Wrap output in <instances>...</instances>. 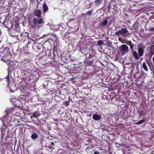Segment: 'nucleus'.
Segmentation results:
<instances>
[{
	"label": "nucleus",
	"instance_id": "f257e3e1",
	"mask_svg": "<svg viewBox=\"0 0 154 154\" xmlns=\"http://www.w3.org/2000/svg\"><path fill=\"white\" fill-rule=\"evenodd\" d=\"M36 17H34L30 20L29 24L31 28L33 29H38L42 27L44 24V21L41 16V11L39 10L35 11L33 13Z\"/></svg>",
	"mask_w": 154,
	"mask_h": 154
},
{
	"label": "nucleus",
	"instance_id": "f03ea898",
	"mask_svg": "<svg viewBox=\"0 0 154 154\" xmlns=\"http://www.w3.org/2000/svg\"><path fill=\"white\" fill-rule=\"evenodd\" d=\"M6 112H7V114H6L5 116L3 117V119L5 120V122H9L10 124L12 125L15 126H19L20 125V124H18V123H19L20 122L17 119H15L14 118V119L12 120H9V116H8L9 114L10 113L12 114L13 115H15V113L16 112V110H15V108H10L7 109L5 110Z\"/></svg>",
	"mask_w": 154,
	"mask_h": 154
},
{
	"label": "nucleus",
	"instance_id": "7ed1b4c3",
	"mask_svg": "<svg viewBox=\"0 0 154 154\" xmlns=\"http://www.w3.org/2000/svg\"><path fill=\"white\" fill-rule=\"evenodd\" d=\"M9 34L11 36L15 38L17 40H20L18 38V36L22 37L23 34L20 32V28L19 26H16L12 29H11L9 31Z\"/></svg>",
	"mask_w": 154,
	"mask_h": 154
},
{
	"label": "nucleus",
	"instance_id": "20e7f679",
	"mask_svg": "<svg viewBox=\"0 0 154 154\" xmlns=\"http://www.w3.org/2000/svg\"><path fill=\"white\" fill-rule=\"evenodd\" d=\"M21 76L26 79H30L31 77H33L34 76L33 72L32 71L29 70L28 72L27 70H21Z\"/></svg>",
	"mask_w": 154,
	"mask_h": 154
},
{
	"label": "nucleus",
	"instance_id": "39448f33",
	"mask_svg": "<svg viewBox=\"0 0 154 154\" xmlns=\"http://www.w3.org/2000/svg\"><path fill=\"white\" fill-rule=\"evenodd\" d=\"M129 34L128 31L126 28H122L115 33V35L117 36L121 35L123 36H126L128 35Z\"/></svg>",
	"mask_w": 154,
	"mask_h": 154
},
{
	"label": "nucleus",
	"instance_id": "423d86ee",
	"mask_svg": "<svg viewBox=\"0 0 154 154\" xmlns=\"http://www.w3.org/2000/svg\"><path fill=\"white\" fill-rule=\"evenodd\" d=\"M128 48L125 45H122L119 48V51L122 53H125L128 52Z\"/></svg>",
	"mask_w": 154,
	"mask_h": 154
},
{
	"label": "nucleus",
	"instance_id": "0eeeda50",
	"mask_svg": "<svg viewBox=\"0 0 154 154\" xmlns=\"http://www.w3.org/2000/svg\"><path fill=\"white\" fill-rule=\"evenodd\" d=\"M57 50V48L54 45L53 52L51 53H50V55L53 59H55L57 56H58Z\"/></svg>",
	"mask_w": 154,
	"mask_h": 154
},
{
	"label": "nucleus",
	"instance_id": "6e6552de",
	"mask_svg": "<svg viewBox=\"0 0 154 154\" xmlns=\"http://www.w3.org/2000/svg\"><path fill=\"white\" fill-rule=\"evenodd\" d=\"M13 104L15 107L21 108L23 107L22 104L19 100L14 99L13 100Z\"/></svg>",
	"mask_w": 154,
	"mask_h": 154
},
{
	"label": "nucleus",
	"instance_id": "1a4fd4ad",
	"mask_svg": "<svg viewBox=\"0 0 154 154\" xmlns=\"http://www.w3.org/2000/svg\"><path fill=\"white\" fill-rule=\"evenodd\" d=\"M45 36H47L48 39L49 40H53L54 39H57V37L56 35L55 34H52L51 33H48L47 35H44Z\"/></svg>",
	"mask_w": 154,
	"mask_h": 154
},
{
	"label": "nucleus",
	"instance_id": "9d476101",
	"mask_svg": "<svg viewBox=\"0 0 154 154\" xmlns=\"http://www.w3.org/2000/svg\"><path fill=\"white\" fill-rule=\"evenodd\" d=\"M2 52L3 55L10 56V49L8 47L5 48Z\"/></svg>",
	"mask_w": 154,
	"mask_h": 154
},
{
	"label": "nucleus",
	"instance_id": "9b49d317",
	"mask_svg": "<svg viewBox=\"0 0 154 154\" xmlns=\"http://www.w3.org/2000/svg\"><path fill=\"white\" fill-rule=\"evenodd\" d=\"M95 60L94 59H88L86 61V63L90 66H93V65L94 62Z\"/></svg>",
	"mask_w": 154,
	"mask_h": 154
},
{
	"label": "nucleus",
	"instance_id": "f8f14e48",
	"mask_svg": "<svg viewBox=\"0 0 154 154\" xmlns=\"http://www.w3.org/2000/svg\"><path fill=\"white\" fill-rule=\"evenodd\" d=\"M42 7L43 8V13H46L48 10V8L45 2L43 3Z\"/></svg>",
	"mask_w": 154,
	"mask_h": 154
},
{
	"label": "nucleus",
	"instance_id": "ddd939ff",
	"mask_svg": "<svg viewBox=\"0 0 154 154\" xmlns=\"http://www.w3.org/2000/svg\"><path fill=\"white\" fill-rule=\"evenodd\" d=\"M40 114H39V112L38 111L34 112L32 114V115L31 116V118L32 119L33 118H37L40 116Z\"/></svg>",
	"mask_w": 154,
	"mask_h": 154
},
{
	"label": "nucleus",
	"instance_id": "4468645a",
	"mask_svg": "<svg viewBox=\"0 0 154 154\" xmlns=\"http://www.w3.org/2000/svg\"><path fill=\"white\" fill-rule=\"evenodd\" d=\"M9 56L8 55H3L2 60V61L5 62H7L9 60Z\"/></svg>",
	"mask_w": 154,
	"mask_h": 154
},
{
	"label": "nucleus",
	"instance_id": "2eb2a0df",
	"mask_svg": "<svg viewBox=\"0 0 154 154\" xmlns=\"http://www.w3.org/2000/svg\"><path fill=\"white\" fill-rule=\"evenodd\" d=\"M126 43L127 45L130 46V49L132 51L134 50V44L131 41H127Z\"/></svg>",
	"mask_w": 154,
	"mask_h": 154
},
{
	"label": "nucleus",
	"instance_id": "dca6fc26",
	"mask_svg": "<svg viewBox=\"0 0 154 154\" xmlns=\"http://www.w3.org/2000/svg\"><path fill=\"white\" fill-rule=\"evenodd\" d=\"M93 119L97 121L100 120L101 118V117L98 115L96 114H94L93 116Z\"/></svg>",
	"mask_w": 154,
	"mask_h": 154
},
{
	"label": "nucleus",
	"instance_id": "f3484780",
	"mask_svg": "<svg viewBox=\"0 0 154 154\" xmlns=\"http://www.w3.org/2000/svg\"><path fill=\"white\" fill-rule=\"evenodd\" d=\"M102 1L103 0H95V5L97 6H99V5L101 4Z\"/></svg>",
	"mask_w": 154,
	"mask_h": 154
},
{
	"label": "nucleus",
	"instance_id": "a211bd4d",
	"mask_svg": "<svg viewBox=\"0 0 154 154\" xmlns=\"http://www.w3.org/2000/svg\"><path fill=\"white\" fill-rule=\"evenodd\" d=\"M38 136L37 134L35 133H33L30 136L31 137L33 140H35L38 137Z\"/></svg>",
	"mask_w": 154,
	"mask_h": 154
},
{
	"label": "nucleus",
	"instance_id": "6ab92c4d",
	"mask_svg": "<svg viewBox=\"0 0 154 154\" xmlns=\"http://www.w3.org/2000/svg\"><path fill=\"white\" fill-rule=\"evenodd\" d=\"M138 52L139 56L140 57L143 55L144 51L143 49L142 48H140L138 50Z\"/></svg>",
	"mask_w": 154,
	"mask_h": 154
},
{
	"label": "nucleus",
	"instance_id": "aec40b11",
	"mask_svg": "<svg viewBox=\"0 0 154 154\" xmlns=\"http://www.w3.org/2000/svg\"><path fill=\"white\" fill-rule=\"evenodd\" d=\"M108 20H104L100 24V26L103 27L106 26L108 23Z\"/></svg>",
	"mask_w": 154,
	"mask_h": 154
},
{
	"label": "nucleus",
	"instance_id": "412c9836",
	"mask_svg": "<svg viewBox=\"0 0 154 154\" xmlns=\"http://www.w3.org/2000/svg\"><path fill=\"white\" fill-rule=\"evenodd\" d=\"M132 55L136 59H138L139 58V56H138L137 53L135 51H134L133 52Z\"/></svg>",
	"mask_w": 154,
	"mask_h": 154
},
{
	"label": "nucleus",
	"instance_id": "4be33fe9",
	"mask_svg": "<svg viewBox=\"0 0 154 154\" xmlns=\"http://www.w3.org/2000/svg\"><path fill=\"white\" fill-rule=\"evenodd\" d=\"M112 8L113 10L112 11L113 13H115L117 10V6L116 5H113L112 7Z\"/></svg>",
	"mask_w": 154,
	"mask_h": 154
},
{
	"label": "nucleus",
	"instance_id": "5701e85b",
	"mask_svg": "<svg viewBox=\"0 0 154 154\" xmlns=\"http://www.w3.org/2000/svg\"><path fill=\"white\" fill-rule=\"evenodd\" d=\"M137 112L139 116H141L143 115L144 112L141 109H139L137 110Z\"/></svg>",
	"mask_w": 154,
	"mask_h": 154
},
{
	"label": "nucleus",
	"instance_id": "b1692460",
	"mask_svg": "<svg viewBox=\"0 0 154 154\" xmlns=\"http://www.w3.org/2000/svg\"><path fill=\"white\" fill-rule=\"evenodd\" d=\"M144 122V119H143L135 123V125H140Z\"/></svg>",
	"mask_w": 154,
	"mask_h": 154
},
{
	"label": "nucleus",
	"instance_id": "393cba45",
	"mask_svg": "<svg viewBox=\"0 0 154 154\" xmlns=\"http://www.w3.org/2000/svg\"><path fill=\"white\" fill-rule=\"evenodd\" d=\"M22 37H26L27 38H29V33L28 32H25L24 33V34H23V35Z\"/></svg>",
	"mask_w": 154,
	"mask_h": 154
},
{
	"label": "nucleus",
	"instance_id": "a878e982",
	"mask_svg": "<svg viewBox=\"0 0 154 154\" xmlns=\"http://www.w3.org/2000/svg\"><path fill=\"white\" fill-rule=\"evenodd\" d=\"M103 42L102 41V40H99L97 42V45L98 46H100L102 44H103Z\"/></svg>",
	"mask_w": 154,
	"mask_h": 154
},
{
	"label": "nucleus",
	"instance_id": "bb28decb",
	"mask_svg": "<svg viewBox=\"0 0 154 154\" xmlns=\"http://www.w3.org/2000/svg\"><path fill=\"white\" fill-rule=\"evenodd\" d=\"M93 11L91 9L90 11H88L86 13V14L88 15H91L93 13Z\"/></svg>",
	"mask_w": 154,
	"mask_h": 154
},
{
	"label": "nucleus",
	"instance_id": "cd10ccee",
	"mask_svg": "<svg viewBox=\"0 0 154 154\" xmlns=\"http://www.w3.org/2000/svg\"><path fill=\"white\" fill-rule=\"evenodd\" d=\"M151 53L153 54L154 53V45L152 46L150 50Z\"/></svg>",
	"mask_w": 154,
	"mask_h": 154
},
{
	"label": "nucleus",
	"instance_id": "c85d7f7f",
	"mask_svg": "<svg viewBox=\"0 0 154 154\" xmlns=\"http://www.w3.org/2000/svg\"><path fill=\"white\" fill-rule=\"evenodd\" d=\"M69 101H64L63 102V104L65 105V106H67L69 105Z\"/></svg>",
	"mask_w": 154,
	"mask_h": 154
},
{
	"label": "nucleus",
	"instance_id": "c756f323",
	"mask_svg": "<svg viewBox=\"0 0 154 154\" xmlns=\"http://www.w3.org/2000/svg\"><path fill=\"white\" fill-rule=\"evenodd\" d=\"M114 100H115L116 101L119 102L120 101L121 99H120V97H118L115 98Z\"/></svg>",
	"mask_w": 154,
	"mask_h": 154
},
{
	"label": "nucleus",
	"instance_id": "7c9ffc66",
	"mask_svg": "<svg viewBox=\"0 0 154 154\" xmlns=\"http://www.w3.org/2000/svg\"><path fill=\"white\" fill-rule=\"evenodd\" d=\"M94 57V55L91 54H90L88 57V59H91V58L93 59V58Z\"/></svg>",
	"mask_w": 154,
	"mask_h": 154
},
{
	"label": "nucleus",
	"instance_id": "2f4dec72",
	"mask_svg": "<svg viewBox=\"0 0 154 154\" xmlns=\"http://www.w3.org/2000/svg\"><path fill=\"white\" fill-rule=\"evenodd\" d=\"M117 144L119 145H120L121 146H124V147H128V146L127 147V146L125 145V144H123V143H122V144L117 143Z\"/></svg>",
	"mask_w": 154,
	"mask_h": 154
},
{
	"label": "nucleus",
	"instance_id": "473e14b6",
	"mask_svg": "<svg viewBox=\"0 0 154 154\" xmlns=\"http://www.w3.org/2000/svg\"><path fill=\"white\" fill-rule=\"evenodd\" d=\"M6 79L7 82H8L9 81V74H8L7 76L6 77Z\"/></svg>",
	"mask_w": 154,
	"mask_h": 154
},
{
	"label": "nucleus",
	"instance_id": "72a5a7b5",
	"mask_svg": "<svg viewBox=\"0 0 154 154\" xmlns=\"http://www.w3.org/2000/svg\"><path fill=\"white\" fill-rule=\"evenodd\" d=\"M114 98H115V97H111V96H110V97L109 100H111V101H112L113 100V101H114V100H113V99Z\"/></svg>",
	"mask_w": 154,
	"mask_h": 154
},
{
	"label": "nucleus",
	"instance_id": "f704fd0d",
	"mask_svg": "<svg viewBox=\"0 0 154 154\" xmlns=\"http://www.w3.org/2000/svg\"><path fill=\"white\" fill-rule=\"evenodd\" d=\"M143 150H144V149H141V150H140L141 151H140H140L139 152L140 153L143 154L144 153V152H143Z\"/></svg>",
	"mask_w": 154,
	"mask_h": 154
},
{
	"label": "nucleus",
	"instance_id": "c9c22d12",
	"mask_svg": "<svg viewBox=\"0 0 154 154\" xmlns=\"http://www.w3.org/2000/svg\"><path fill=\"white\" fill-rule=\"evenodd\" d=\"M93 154H100L98 151H96L94 152Z\"/></svg>",
	"mask_w": 154,
	"mask_h": 154
},
{
	"label": "nucleus",
	"instance_id": "e433bc0d",
	"mask_svg": "<svg viewBox=\"0 0 154 154\" xmlns=\"http://www.w3.org/2000/svg\"><path fill=\"white\" fill-rule=\"evenodd\" d=\"M3 56V54L2 53V52H0V57H1V56Z\"/></svg>",
	"mask_w": 154,
	"mask_h": 154
},
{
	"label": "nucleus",
	"instance_id": "4c0bfd02",
	"mask_svg": "<svg viewBox=\"0 0 154 154\" xmlns=\"http://www.w3.org/2000/svg\"><path fill=\"white\" fill-rule=\"evenodd\" d=\"M142 67L144 69V62H143L142 64Z\"/></svg>",
	"mask_w": 154,
	"mask_h": 154
},
{
	"label": "nucleus",
	"instance_id": "58836bf2",
	"mask_svg": "<svg viewBox=\"0 0 154 154\" xmlns=\"http://www.w3.org/2000/svg\"><path fill=\"white\" fill-rule=\"evenodd\" d=\"M48 147L50 149H51L52 148V146H49Z\"/></svg>",
	"mask_w": 154,
	"mask_h": 154
},
{
	"label": "nucleus",
	"instance_id": "ea45409f",
	"mask_svg": "<svg viewBox=\"0 0 154 154\" xmlns=\"http://www.w3.org/2000/svg\"><path fill=\"white\" fill-rule=\"evenodd\" d=\"M51 146H54V143L53 142H52L51 143Z\"/></svg>",
	"mask_w": 154,
	"mask_h": 154
},
{
	"label": "nucleus",
	"instance_id": "a19ab883",
	"mask_svg": "<svg viewBox=\"0 0 154 154\" xmlns=\"http://www.w3.org/2000/svg\"><path fill=\"white\" fill-rule=\"evenodd\" d=\"M2 33V30L1 29H0V36H1Z\"/></svg>",
	"mask_w": 154,
	"mask_h": 154
},
{
	"label": "nucleus",
	"instance_id": "79ce46f5",
	"mask_svg": "<svg viewBox=\"0 0 154 154\" xmlns=\"http://www.w3.org/2000/svg\"><path fill=\"white\" fill-rule=\"evenodd\" d=\"M145 70H146V71L147 70V67L145 65Z\"/></svg>",
	"mask_w": 154,
	"mask_h": 154
},
{
	"label": "nucleus",
	"instance_id": "37998d69",
	"mask_svg": "<svg viewBox=\"0 0 154 154\" xmlns=\"http://www.w3.org/2000/svg\"><path fill=\"white\" fill-rule=\"evenodd\" d=\"M109 10H111V8L109 7V6L108 10L109 11Z\"/></svg>",
	"mask_w": 154,
	"mask_h": 154
},
{
	"label": "nucleus",
	"instance_id": "c03bdc74",
	"mask_svg": "<svg viewBox=\"0 0 154 154\" xmlns=\"http://www.w3.org/2000/svg\"><path fill=\"white\" fill-rule=\"evenodd\" d=\"M87 15V14H86H86H84V13H83V14H82V15Z\"/></svg>",
	"mask_w": 154,
	"mask_h": 154
},
{
	"label": "nucleus",
	"instance_id": "a18cd8bd",
	"mask_svg": "<svg viewBox=\"0 0 154 154\" xmlns=\"http://www.w3.org/2000/svg\"><path fill=\"white\" fill-rule=\"evenodd\" d=\"M120 77L119 76V78H118V79L119 80V79H120Z\"/></svg>",
	"mask_w": 154,
	"mask_h": 154
},
{
	"label": "nucleus",
	"instance_id": "49530a36",
	"mask_svg": "<svg viewBox=\"0 0 154 154\" xmlns=\"http://www.w3.org/2000/svg\"><path fill=\"white\" fill-rule=\"evenodd\" d=\"M36 2L38 3V0H36Z\"/></svg>",
	"mask_w": 154,
	"mask_h": 154
},
{
	"label": "nucleus",
	"instance_id": "de8ad7c7",
	"mask_svg": "<svg viewBox=\"0 0 154 154\" xmlns=\"http://www.w3.org/2000/svg\"><path fill=\"white\" fill-rule=\"evenodd\" d=\"M9 65L10 67L11 66V65L10 64H9Z\"/></svg>",
	"mask_w": 154,
	"mask_h": 154
}]
</instances>
